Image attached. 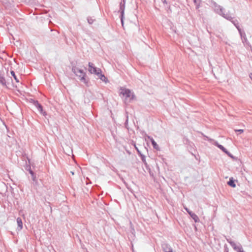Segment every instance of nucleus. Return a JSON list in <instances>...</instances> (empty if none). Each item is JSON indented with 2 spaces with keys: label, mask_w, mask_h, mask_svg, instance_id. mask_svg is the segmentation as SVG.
<instances>
[{
  "label": "nucleus",
  "mask_w": 252,
  "mask_h": 252,
  "mask_svg": "<svg viewBox=\"0 0 252 252\" xmlns=\"http://www.w3.org/2000/svg\"><path fill=\"white\" fill-rule=\"evenodd\" d=\"M88 70L91 74H95L97 77L100 78L102 81L105 83L108 82L107 78L102 74L101 70L99 68L96 67L93 63H89Z\"/></svg>",
  "instance_id": "obj_1"
},
{
  "label": "nucleus",
  "mask_w": 252,
  "mask_h": 252,
  "mask_svg": "<svg viewBox=\"0 0 252 252\" xmlns=\"http://www.w3.org/2000/svg\"><path fill=\"white\" fill-rule=\"evenodd\" d=\"M120 95H122L123 97H125V100H127L128 98L130 100H133L135 98V96L131 92L127 89L121 88L120 89Z\"/></svg>",
  "instance_id": "obj_2"
},
{
  "label": "nucleus",
  "mask_w": 252,
  "mask_h": 252,
  "mask_svg": "<svg viewBox=\"0 0 252 252\" xmlns=\"http://www.w3.org/2000/svg\"><path fill=\"white\" fill-rule=\"evenodd\" d=\"M73 71L77 76H79L81 79L84 78L85 75V73L82 69L78 67L75 66L73 68Z\"/></svg>",
  "instance_id": "obj_3"
},
{
  "label": "nucleus",
  "mask_w": 252,
  "mask_h": 252,
  "mask_svg": "<svg viewBox=\"0 0 252 252\" xmlns=\"http://www.w3.org/2000/svg\"><path fill=\"white\" fill-rule=\"evenodd\" d=\"M229 243L232 248L237 252H244L242 248L237 245L235 242H230Z\"/></svg>",
  "instance_id": "obj_4"
},
{
  "label": "nucleus",
  "mask_w": 252,
  "mask_h": 252,
  "mask_svg": "<svg viewBox=\"0 0 252 252\" xmlns=\"http://www.w3.org/2000/svg\"><path fill=\"white\" fill-rule=\"evenodd\" d=\"M188 212H189V214L190 215V216H191V217L194 220L195 222H196L199 221V218L196 214H195L194 213H193L191 212L188 211Z\"/></svg>",
  "instance_id": "obj_5"
},
{
  "label": "nucleus",
  "mask_w": 252,
  "mask_h": 252,
  "mask_svg": "<svg viewBox=\"0 0 252 252\" xmlns=\"http://www.w3.org/2000/svg\"><path fill=\"white\" fill-rule=\"evenodd\" d=\"M17 223L18 226L19 230H21L23 228V222L21 218H18L17 219Z\"/></svg>",
  "instance_id": "obj_6"
},
{
  "label": "nucleus",
  "mask_w": 252,
  "mask_h": 252,
  "mask_svg": "<svg viewBox=\"0 0 252 252\" xmlns=\"http://www.w3.org/2000/svg\"><path fill=\"white\" fill-rule=\"evenodd\" d=\"M150 140H151L152 144L155 149L156 150H159V147L157 143L155 141L153 138L149 137Z\"/></svg>",
  "instance_id": "obj_7"
},
{
  "label": "nucleus",
  "mask_w": 252,
  "mask_h": 252,
  "mask_svg": "<svg viewBox=\"0 0 252 252\" xmlns=\"http://www.w3.org/2000/svg\"><path fill=\"white\" fill-rule=\"evenodd\" d=\"M216 145L220 149H221L222 151H223L224 153H225L227 154H228V152L227 150L222 145L219 144L218 143H216Z\"/></svg>",
  "instance_id": "obj_8"
},
{
  "label": "nucleus",
  "mask_w": 252,
  "mask_h": 252,
  "mask_svg": "<svg viewBox=\"0 0 252 252\" xmlns=\"http://www.w3.org/2000/svg\"><path fill=\"white\" fill-rule=\"evenodd\" d=\"M228 185L233 188H235L236 187V185L232 179H230L229 181L228 182Z\"/></svg>",
  "instance_id": "obj_9"
},
{
  "label": "nucleus",
  "mask_w": 252,
  "mask_h": 252,
  "mask_svg": "<svg viewBox=\"0 0 252 252\" xmlns=\"http://www.w3.org/2000/svg\"><path fill=\"white\" fill-rule=\"evenodd\" d=\"M10 73H11V74L12 75V76L14 77L15 81L17 82H19V81L18 80L16 75L15 74V72L13 71H11Z\"/></svg>",
  "instance_id": "obj_10"
},
{
  "label": "nucleus",
  "mask_w": 252,
  "mask_h": 252,
  "mask_svg": "<svg viewBox=\"0 0 252 252\" xmlns=\"http://www.w3.org/2000/svg\"><path fill=\"white\" fill-rule=\"evenodd\" d=\"M236 131H238V132H240L241 133H243L244 132V130L243 129H237V130H235Z\"/></svg>",
  "instance_id": "obj_11"
},
{
  "label": "nucleus",
  "mask_w": 252,
  "mask_h": 252,
  "mask_svg": "<svg viewBox=\"0 0 252 252\" xmlns=\"http://www.w3.org/2000/svg\"><path fill=\"white\" fill-rule=\"evenodd\" d=\"M70 173L72 175H74V172L73 171H71Z\"/></svg>",
  "instance_id": "obj_12"
},
{
  "label": "nucleus",
  "mask_w": 252,
  "mask_h": 252,
  "mask_svg": "<svg viewBox=\"0 0 252 252\" xmlns=\"http://www.w3.org/2000/svg\"><path fill=\"white\" fill-rule=\"evenodd\" d=\"M39 107L40 109H41V108H42V107H41L40 105H39Z\"/></svg>",
  "instance_id": "obj_13"
},
{
  "label": "nucleus",
  "mask_w": 252,
  "mask_h": 252,
  "mask_svg": "<svg viewBox=\"0 0 252 252\" xmlns=\"http://www.w3.org/2000/svg\"><path fill=\"white\" fill-rule=\"evenodd\" d=\"M121 20H122V24L123 25V19H122Z\"/></svg>",
  "instance_id": "obj_14"
},
{
  "label": "nucleus",
  "mask_w": 252,
  "mask_h": 252,
  "mask_svg": "<svg viewBox=\"0 0 252 252\" xmlns=\"http://www.w3.org/2000/svg\"><path fill=\"white\" fill-rule=\"evenodd\" d=\"M173 252L172 251H169V252Z\"/></svg>",
  "instance_id": "obj_15"
}]
</instances>
